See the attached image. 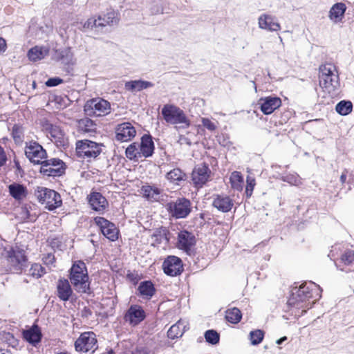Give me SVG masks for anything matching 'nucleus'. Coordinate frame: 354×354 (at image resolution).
Instances as JSON below:
<instances>
[{"mask_svg":"<svg viewBox=\"0 0 354 354\" xmlns=\"http://www.w3.org/2000/svg\"><path fill=\"white\" fill-rule=\"evenodd\" d=\"M41 165V173L47 176H58L64 171V162L59 159L44 160Z\"/></svg>","mask_w":354,"mask_h":354,"instance_id":"obj_12","label":"nucleus"},{"mask_svg":"<svg viewBox=\"0 0 354 354\" xmlns=\"http://www.w3.org/2000/svg\"><path fill=\"white\" fill-rule=\"evenodd\" d=\"M6 46H6V40L3 38L0 37V53L6 51Z\"/></svg>","mask_w":354,"mask_h":354,"instance_id":"obj_53","label":"nucleus"},{"mask_svg":"<svg viewBox=\"0 0 354 354\" xmlns=\"http://www.w3.org/2000/svg\"><path fill=\"white\" fill-rule=\"evenodd\" d=\"M58 2L66 3V4H71L74 0H57Z\"/></svg>","mask_w":354,"mask_h":354,"instance_id":"obj_57","label":"nucleus"},{"mask_svg":"<svg viewBox=\"0 0 354 354\" xmlns=\"http://www.w3.org/2000/svg\"><path fill=\"white\" fill-rule=\"evenodd\" d=\"M7 160V156L4 149L0 146V167L3 165Z\"/></svg>","mask_w":354,"mask_h":354,"instance_id":"obj_52","label":"nucleus"},{"mask_svg":"<svg viewBox=\"0 0 354 354\" xmlns=\"http://www.w3.org/2000/svg\"><path fill=\"white\" fill-rule=\"evenodd\" d=\"M63 82V80L59 77H52L48 79L46 85L49 87L57 86Z\"/></svg>","mask_w":354,"mask_h":354,"instance_id":"obj_48","label":"nucleus"},{"mask_svg":"<svg viewBox=\"0 0 354 354\" xmlns=\"http://www.w3.org/2000/svg\"><path fill=\"white\" fill-rule=\"evenodd\" d=\"M0 354H10L8 352L0 351Z\"/></svg>","mask_w":354,"mask_h":354,"instance_id":"obj_59","label":"nucleus"},{"mask_svg":"<svg viewBox=\"0 0 354 354\" xmlns=\"http://www.w3.org/2000/svg\"><path fill=\"white\" fill-rule=\"evenodd\" d=\"M73 295V290L67 279H60L57 283V295L62 301H68Z\"/></svg>","mask_w":354,"mask_h":354,"instance_id":"obj_23","label":"nucleus"},{"mask_svg":"<svg viewBox=\"0 0 354 354\" xmlns=\"http://www.w3.org/2000/svg\"><path fill=\"white\" fill-rule=\"evenodd\" d=\"M353 109L352 103L350 101L342 100L340 101L335 107L336 111L342 115H346L349 114Z\"/></svg>","mask_w":354,"mask_h":354,"instance_id":"obj_38","label":"nucleus"},{"mask_svg":"<svg viewBox=\"0 0 354 354\" xmlns=\"http://www.w3.org/2000/svg\"><path fill=\"white\" fill-rule=\"evenodd\" d=\"M131 354H149L145 349H136Z\"/></svg>","mask_w":354,"mask_h":354,"instance_id":"obj_55","label":"nucleus"},{"mask_svg":"<svg viewBox=\"0 0 354 354\" xmlns=\"http://www.w3.org/2000/svg\"><path fill=\"white\" fill-rule=\"evenodd\" d=\"M10 194L16 200H22L27 195L26 187L23 185L14 183L8 186Z\"/></svg>","mask_w":354,"mask_h":354,"instance_id":"obj_31","label":"nucleus"},{"mask_svg":"<svg viewBox=\"0 0 354 354\" xmlns=\"http://www.w3.org/2000/svg\"><path fill=\"white\" fill-rule=\"evenodd\" d=\"M69 278L77 292L80 293H89V277L86 265L83 261H78L73 264Z\"/></svg>","mask_w":354,"mask_h":354,"instance_id":"obj_3","label":"nucleus"},{"mask_svg":"<svg viewBox=\"0 0 354 354\" xmlns=\"http://www.w3.org/2000/svg\"><path fill=\"white\" fill-rule=\"evenodd\" d=\"M161 114L164 120L170 124H179L183 128H187L190 126V121L183 110L174 104L164 105L161 110Z\"/></svg>","mask_w":354,"mask_h":354,"instance_id":"obj_4","label":"nucleus"},{"mask_svg":"<svg viewBox=\"0 0 354 354\" xmlns=\"http://www.w3.org/2000/svg\"><path fill=\"white\" fill-rule=\"evenodd\" d=\"M185 322L179 320L172 325L167 331V335L171 339L181 337L186 330Z\"/></svg>","mask_w":354,"mask_h":354,"instance_id":"obj_32","label":"nucleus"},{"mask_svg":"<svg viewBox=\"0 0 354 354\" xmlns=\"http://www.w3.org/2000/svg\"><path fill=\"white\" fill-rule=\"evenodd\" d=\"M115 133L117 141L129 142L136 136V130L131 123L126 122L116 126Z\"/></svg>","mask_w":354,"mask_h":354,"instance_id":"obj_13","label":"nucleus"},{"mask_svg":"<svg viewBox=\"0 0 354 354\" xmlns=\"http://www.w3.org/2000/svg\"><path fill=\"white\" fill-rule=\"evenodd\" d=\"M139 151V143L133 142L126 149V156L130 160H138L142 158Z\"/></svg>","mask_w":354,"mask_h":354,"instance_id":"obj_35","label":"nucleus"},{"mask_svg":"<svg viewBox=\"0 0 354 354\" xmlns=\"http://www.w3.org/2000/svg\"><path fill=\"white\" fill-rule=\"evenodd\" d=\"M139 149L141 156L147 158L152 156L154 150V144L151 136L144 135L142 137L141 142L139 143Z\"/></svg>","mask_w":354,"mask_h":354,"instance_id":"obj_26","label":"nucleus"},{"mask_svg":"<svg viewBox=\"0 0 354 354\" xmlns=\"http://www.w3.org/2000/svg\"><path fill=\"white\" fill-rule=\"evenodd\" d=\"M141 193L147 200L156 201L160 198L161 189L155 186L146 185L142 187Z\"/></svg>","mask_w":354,"mask_h":354,"instance_id":"obj_29","label":"nucleus"},{"mask_svg":"<svg viewBox=\"0 0 354 354\" xmlns=\"http://www.w3.org/2000/svg\"><path fill=\"white\" fill-rule=\"evenodd\" d=\"M167 209L170 214L177 218H185L191 212L190 201L185 198L177 199L167 204Z\"/></svg>","mask_w":354,"mask_h":354,"instance_id":"obj_9","label":"nucleus"},{"mask_svg":"<svg viewBox=\"0 0 354 354\" xmlns=\"http://www.w3.org/2000/svg\"><path fill=\"white\" fill-rule=\"evenodd\" d=\"M76 151L79 157L96 158L102 151V145L88 140L77 141Z\"/></svg>","mask_w":354,"mask_h":354,"instance_id":"obj_7","label":"nucleus"},{"mask_svg":"<svg viewBox=\"0 0 354 354\" xmlns=\"http://www.w3.org/2000/svg\"><path fill=\"white\" fill-rule=\"evenodd\" d=\"M246 181H247V186H246L245 192H246L248 196H250L252 195V193L253 192V189H254L255 184H256L255 180L252 177L248 176Z\"/></svg>","mask_w":354,"mask_h":354,"instance_id":"obj_44","label":"nucleus"},{"mask_svg":"<svg viewBox=\"0 0 354 354\" xmlns=\"http://www.w3.org/2000/svg\"><path fill=\"white\" fill-rule=\"evenodd\" d=\"M57 354H68V353H64V352H61V353H57Z\"/></svg>","mask_w":354,"mask_h":354,"instance_id":"obj_61","label":"nucleus"},{"mask_svg":"<svg viewBox=\"0 0 354 354\" xmlns=\"http://www.w3.org/2000/svg\"><path fill=\"white\" fill-rule=\"evenodd\" d=\"M86 107L91 108L93 113L97 116L106 115L111 111L110 103L102 98L91 100L87 102Z\"/></svg>","mask_w":354,"mask_h":354,"instance_id":"obj_17","label":"nucleus"},{"mask_svg":"<svg viewBox=\"0 0 354 354\" xmlns=\"http://www.w3.org/2000/svg\"><path fill=\"white\" fill-rule=\"evenodd\" d=\"M201 122L203 125L209 131H213L216 129L217 124L212 121H211L209 119L206 118H203L201 119Z\"/></svg>","mask_w":354,"mask_h":354,"instance_id":"obj_45","label":"nucleus"},{"mask_svg":"<svg viewBox=\"0 0 354 354\" xmlns=\"http://www.w3.org/2000/svg\"><path fill=\"white\" fill-rule=\"evenodd\" d=\"M25 153L26 157L35 164H41L46 157V152L42 146L34 141L26 143Z\"/></svg>","mask_w":354,"mask_h":354,"instance_id":"obj_10","label":"nucleus"},{"mask_svg":"<svg viewBox=\"0 0 354 354\" xmlns=\"http://www.w3.org/2000/svg\"><path fill=\"white\" fill-rule=\"evenodd\" d=\"M196 243L195 236L187 231H181L178 236L177 247L190 254Z\"/></svg>","mask_w":354,"mask_h":354,"instance_id":"obj_20","label":"nucleus"},{"mask_svg":"<svg viewBox=\"0 0 354 354\" xmlns=\"http://www.w3.org/2000/svg\"><path fill=\"white\" fill-rule=\"evenodd\" d=\"M162 269L169 276L180 274L183 270L182 261L176 256H169L162 263Z\"/></svg>","mask_w":354,"mask_h":354,"instance_id":"obj_15","label":"nucleus"},{"mask_svg":"<svg viewBox=\"0 0 354 354\" xmlns=\"http://www.w3.org/2000/svg\"><path fill=\"white\" fill-rule=\"evenodd\" d=\"M153 86L151 82L140 80L127 82L124 85L125 88L131 92L140 91Z\"/></svg>","mask_w":354,"mask_h":354,"instance_id":"obj_30","label":"nucleus"},{"mask_svg":"<svg viewBox=\"0 0 354 354\" xmlns=\"http://www.w3.org/2000/svg\"><path fill=\"white\" fill-rule=\"evenodd\" d=\"M206 342L212 344H216L219 342V335L214 330H208L205 333Z\"/></svg>","mask_w":354,"mask_h":354,"instance_id":"obj_42","label":"nucleus"},{"mask_svg":"<svg viewBox=\"0 0 354 354\" xmlns=\"http://www.w3.org/2000/svg\"><path fill=\"white\" fill-rule=\"evenodd\" d=\"M7 260L13 272H20L26 265L27 258L24 249L15 246L7 252Z\"/></svg>","mask_w":354,"mask_h":354,"instance_id":"obj_6","label":"nucleus"},{"mask_svg":"<svg viewBox=\"0 0 354 354\" xmlns=\"http://www.w3.org/2000/svg\"><path fill=\"white\" fill-rule=\"evenodd\" d=\"M23 337L27 342L35 345L41 341V333L39 328L34 325L23 332Z\"/></svg>","mask_w":354,"mask_h":354,"instance_id":"obj_28","label":"nucleus"},{"mask_svg":"<svg viewBox=\"0 0 354 354\" xmlns=\"http://www.w3.org/2000/svg\"><path fill=\"white\" fill-rule=\"evenodd\" d=\"M213 205L222 212H228L232 209L234 203L230 196L217 195L213 201Z\"/></svg>","mask_w":354,"mask_h":354,"instance_id":"obj_25","label":"nucleus"},{"mask_svg":"<svg viewBox=\"0 0 354 354\" xmlns=\"http://www.w3.org/2000/svg\"><path fill=\"white\" fill-rule=\"evenodd\" d=\"M321 297L320 288L314 283H304L299 288L292 289V295L288 299L290 306H295L297 308H310L313 302H307L310 299L315 301Z\"/></svg>","mask_w":354,"mask_h":354,"instance_id":"obj_1","label":"nucleus"},{"mask_svg":"<svg viewBox=\"0 0 354 354\" xmlns=\"http://www.w3.org/2000/svg\"><path fill=\"white\" fill-rule=\"evenodd\" d=\"M84 124L85 126L88 127H93V123L92 122V120H91L90 119H85V120H82V122H80V124Z\"/></svg>","mask_w":354,"mask_h":354,"instance_id":"obj_54","label":"nucleus"},{"mask_svg":"<svg viewBox=\"0 0 354 354\" xmlns=\"http://www.w3.org/2000/svg\"><path fill=\"white\" fill-rule=\"evenodd\" d=\"M101 19L102 22L103 23V26L105 27L106 26H113L117 24L120 19L117 12L111 10L103 17H101Z\"/></svg>","mask_w":354,"mask_h":354,"instance_id":"obj_34","label":"nucleus"},{"mask_svg":"<svg viewBox=\"0 0 354 354\" xmlns=\"http://www.w3.org/2000/svg\"><path fill=\"white\" fill-rule=\"evenodd\" d=\"M95 223L100 227L104 236L111 241L118 239L119 230L115 225L103 217L97 216L94 218Z\"/></svg>","mask_w":354,"mask_h":354,"instance_id":"obj_11","label":"nucleus"},{"mask_svg":"<svg viewBox=\"0 0 354 354\" xmlns=\"http://www.w3.org/2000/svg\"><path fill=\"white\" fill-rule=\"evenodd\" d=\"M264 333L261 330H255L250 333V339L252 345L260 344L263 339Z\"/></svg>","mask_w":354,"mask_h":354,"instance_id":"obj_41","label":"nucleus"},{"mask_svg":"<svg viewBox=\"0 0 354 354\" xmlns=\"http://www.w3.org/2000/svg\"><path fill=\"white\" fill-rule=\"evenodd\" d=\"M45 129L50 134L52 140L59 145H64L65 142V133L60 127L47 123Z\"/></svg>","mask_w":354,"mask_h":354,"instance_id":"obj_24","label":"nucleus"},{"mask_svg":"<svg viewBox=\"0 0 354 354\" xmlns=\"http://www.w3.org/2000/svg\"><path fill=\"white\" fill-rule=\"evenodd\" d=\"M210 173L207 165L201 164L196 166L192 174L194 184L196 187H202L209 180Z\"/></svg>","mask_w":354,"mask_h":354,"instance_id":"obj_18","label":"nucleus"},{"mask_svg":"<svg viewBox=\"0 0 354 354\" xmlns=\"http://www.w3.org/2000/svg\"><path fill=\"white\" fill-rule=\"evenodd\" d=\"M35 196L38 201L44 205L48 210H54L60 207L62 203L60 194L46 187H37L35 190Z\"/></svg>","mask_w":354,"mask_h":354,"instance_id":"obj_5","label":"nucleus"},{"mask_svg":"<svg viewBox=\"0 0 354 354\" xmlns=\"http://www.w3.org/2000/svg\"><path fill=\"white\" fill-rule=\"evenodd\" d=\"M88 203L93 210L100 213L104 212L108 207V201L99 192H93L89 195Z\"/></svg>","mask_w":354,"mask_h":354,"instance_id":"obj_21","label":"nucleus"},{"mask_svg":"<svg viewBox=\"0 0 354 354\" xmlns=\"http://www.w3.org/2000/svg\"><path fill=\"white\" fill-rule=\"evenodd\" d=\"M9 336H10L12 337V339L14 340V342H15V339H14V337H12V335H10V334H8Z\"/></svg>","mask_w":354,"mask_h":354,"instance_id":"obj_60","label":"nucleus"},{"mask_svg":"<svg viewBox=\"0 0 354 354\" xmlns=\"http://www.w3.org/2000/svg\"><path fill=\"white\" fill-rule=\"evenodd\" d=\"M12 136L15 140H19L21 136V129L20 127L15 125L12 128Z\"/></svg>","mask_w":354,"mask_h":354,"instance_id":"obj_50","label":"nucleus"},{"mask_svg":"<svg viewBox=\"0 0 354 354\" xmlns=\"http://www.w3.org/2000/svg\"><path fill=\"white\" fill-rule=\"evenodd\" d=\"M319 86L328 93L335 94L340 87L339 75L336 66L326 63L319 67Z\"/></svg>","mask_w":354,"mask_h":354,"instance_id":"obj_2","label":"nucleus"},{"mask_svg":"<svg viewBox=\"0 0 354 354\" xmlns=\"http://www.w3.org/2000/svg\"><path fill=\"white\" fill-rule=\"evenodd\" d=\"M46 272L45 268L39 263H34L29 270V274L35 278H39Z\"/></svg>","mask_w":354,"mask_h":354,"instance_id":"obj_40","label":"nucleus"},{"mask_svg":"<svg viewBox=\"0 0 354 354\" xmlns=\"http://www.w3.org/2000/svg\"><path fill=\"white\" fill-rule=\"evenodd\" d=\"M346 173L347 172L346 171H344L340 176V181L342 183H344L346 180V176H347Z\"/></svg>","mask_w":354,"mask_h":354,"instance_id":"obj_56","label":"nucleus"},{"mask_svg":"<svg viewBox=\"0 0 354 354\" xmlns=\"http://www.w3.org/2000/svg\"><path fill=\"white\" fill-rule=\"evenodd\" d=\"M259 28L270 32H277L281 30V25L276 17L263 13L258 18Z\"/></svg>","mask_w":354,"mask_h":354,"instance_id":"obj_16","label":"nucleus"},{"mask_svg":"<svg viewBox=\"0 0 354 354\" xmlns=\"http://www.w3.org/2000/svg\"><path fill=\"white\" fill-rule=\"evenodd\" d=\"M346 8V4L342 2L335 3L328 12L329 19L335 24L342 22Z\"/></svg>","mask_w":354,"mask_h":354,"instance_id":"obj_22","label":"nucleus"},{"mask_svg":"<svg viewBox=\"0 0 354 354\" xmlns=\"http://www.w3.org/2000/svg\"><path fill=\"white\" fill-rule=\"evenodd\" d=\"M75 349L77 351L87 353L93 352L97 348L96 335L93 332H85L81 334L75 342Z\"/></svg>","mask_w":354,"mask_h":354,"instance_id":"obj_8","label":"nucleus"},{"mask_svg":"<svg viewBox=\"0 0 354 354\" xmlns=\"http://www.w3.org/2000/svg\"><path fill=\"white\" fill-rule=\"evenodd\" d=\"M281 100L276 96H268L261 97L259 100L261 111L265 115L272 113L276 109L281 106Z\"/></svg>","mask_w":354,"mask_h":354,"instance_id":"obj_19","label":"nucleus"},{"mask_svg":"<svg viewBox=\"0 0 354 354\" xmlns=\"http://www.w3.org/2000/svg\"><path fill=\"white\" fill-rule=\"evenodd\" d=\"M341 261L345 265L351 264L354 261V252L351 250L345 252L341 257Z\"/></svg>","mask_w":354,"mask_h":354,"instance_id":"obj_43","label":"nucleus"},{"mask_svg":"<svg viewBox=\"0 0 354 354\" xmlns=\"http://www.w3.org/2000/svg\"><path fill=\"white\" fill-rule=\"evenodd\" d=\"M48 54V46H35L28 51L27 56L31 62H37L45 58Z\"/></svg>","mask_w":354,"mask_h":354,"instance_id":"obj_27","label":"nucleus"},{"mask_svg":"<svg viewBox=\"0 0 354 354\" xmlns=\"http://www.w3.org/2000/svg\"><path fill=\"white\" fill-rule=\"evenodd\" d=\"M102 28H104L103 23L102 22L101 16H99L97 17V21L95 23L94 30H93L95 32H98Z\"/></svg>","mask_w":354,"mask_h":354,"instance_id":"obj_51","label":"nucleus"},{"mask_svg":"<svg viewBox=\"0 0 354 354\" xmlns=\"http://www.w3.org/2000/svg\"><path fill=\"white\" fill-rule=\"evenodd\" d=\"M44 263L49 267L50 270L52 267H55V257L51 254H48L43 258Z\"/></svg>","mask_w":354,"mask_h":354,"instance_id":"obj_47","label":"nucleus"},{"mask_svg":"<svg viewBox=\"0 0 354 354\" xmlns=\"http://www.w3.org/2000/svg\"><path fill=\"white\" fill-rule=\"evenodd\" d=\"M230 181L233 189L236 190L242 189L243 180V176L240 172H232L230 178Z\"/></svg>","mask_w":354,"mask_h":354,"instance_id":"obj_37","label":"nucleus"},{"mask_svg":"<svg viewBox=\"0 0 354 354\" xmlns=\"http://www.w3.org/2000/svg\"><path fill=\"white\" fill-rule=\"evenodd\" d=\"M185 174L180 169H174L168 172L166 178L171 182L184 180Z\"/></svg>","mask_w":354,"mask_h":354,"instance_id":"obj_39","label":"nucleus"},{"mask_svg":"<svg viewBox=\"0 0 354 354\" xmlns=\"http://www.w3.org/2000/svg\"><path fill=\"white\" fill-rule=\"evenodd\" d=\"M283 180V181L294 185H298L300 183V180L294 176H286Z\"/></svg>","mask_w":354,"mask_h":354,"instance_id":"obj_49","label":"nucleus"},{"mask_svg":"<svg viewBox=\"0 0 354 354\" xmlns=\"http://www.w3.org/2000/svg\"><path fill=\"white\" fill-rule=\"evenodd\" d=\"M286 339H287L286 337H283L277 341V344H281L282 342H283L285 340H286Z\"/></svg>","mask_w":354,"mask_h":354,"instance_id":"obj_58","label":"nucleus"},{"mask_svg":"<svg viewBox=\"0 0 354 354\" xmlns=\"http://www.w3.org/2000/svg\"><path fill=\"white\" fill-rule=\"evenodd\" d=\"M242 315L240 310L237 308H232L226 311V319L232 324H236L240 322Z\"/></svg>","mask_w":354,"mask_h":354,"instance_id":"obj_36","label":"nucleus"},{"mask_svg":"<svg viewBox=\"0 0 354 354\" xmlns=\"http://www.w3.org/2000/svg\"><path fill=\"white\" fill-rule=\"evenodd\" d=\"M97 21V17H93L88 19L83 25V28L85 30H94L95 23Z\"/></svg>","mask_w":354,"mask_h":354,"instance_id":"obj_46","label":"nucleus"},{"mask_svg":"<svg viewBox=\"0 0 354 354\" xmlns=\"http://www.w3.org/2000/svg\"><path fill=\"white\" fill-rule=\"evenodd\" d=\"M138 291L143 297L149 299L153 295L155 288L151 281H147L140 284Z\"/></svg>","mask_w":354,"mask_h":354,"instance_id":"obj_33","label":"nucleus"},{"mask_svg":"<svg viewBox=\"0 0 354 354\" xmlns=\"http://www.w3.org/2000/svg\"><path fill=\"white\" fill-rule=\"evenodd\" d=\"M146 317V314L142 307L139 305H131L127 310L124 319L131 326H135L142 322Z\"/></svg>","mask_w":354,"mask_h":354,"instance_id":"obj_14","label":"nucleus"}]
</instances>
